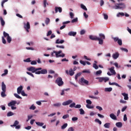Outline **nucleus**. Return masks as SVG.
<instances>
[{"label": "nucleus", "mask_w": 131, "mask_h": 131, "mask_svg": "<svg viewBox=\"0 0 131 131\" xmlns=\"http://www.w3.org/2000/svg\"><path fill=\"white\" fill-rule=\"evenodd\" d=\"M2 42L4 45H6V43H7V41H6V39H5V37L4 36L2 37Z\"/></svg>", "instance_id": "50"}, {"label": "nucleus", "mask_w": 131, "mask_h": 131, "mask_svg": "<svg viewBox=\"0 0 131 131\" xmlns=\"http://www.w3.org/2000/svg\"><path fill=\"white\" fill-rule=\"evenodd\" d=\"M79 111H80V114L81 115H83V114H84V111H83V109L80 108L79 110Z\"/></svg>", "instance_id": "43"}, {"label": "nucleus", "mask_w": 131, "mask_h": 131, "mask_svg": "<svg viewBox=\"0 0 131 131\" xmlns=\"http://www.w3.org/2000/svg\"><path fill=\"white\" fill-rule=\"evenodd\" d=\"M35 123L38 126H42V128L45 129L47 127V126L46 125H43L45 123L43 122H35Z\"/></svg>", "instance_id": "10"}, {"label": "nucleus", "mask_w": 131, "mask_h": 131, "mask_svg": "<svg viewBox=\"0 0 131 131\" xmlns=\"http://www.w3.org/2000/svg\"><path fill=\"white\" fill-rule=\"evenodd\" d=\"M80 64H82V65H83V66H85V65H86L85 61H84L80 60Z\"/></svg>", "instance_id": "58"}, {"label": "nucleus", "mask_w": 131, "mask_h": 131, "mask_svg": "<svg viewBox=\"0 0 131 131\" xmlns=\"http://www.w3.org/2000/svg\"><path fill=\"white\" fill-rule=\"evenodd\" d=\"M68 131H74V129L73 128V127H71L69 128Z\"/></svg>", "instance_id": "64"}, {"label": "nucleus", "mask_w": 131, "mask_h": 131, "mask_svg": "<svg viewBox=\"0 0 131 131\" xmlns=\"http://www.w3.org/2000/svg\"><path fill=\"white\" fill-rule=\"evenodd\" d=\"M3 35L4 37H9L10 35H9L8 33H6V32L4 31L3 32Z\"/></svg>", "instance_id": "34"}, {"label": "nucleus", "mask_w": 131, "mask_h": 131, "mask_svg": "<svg viewBox=\"0 0 131 131\" xmlns=\"http://www.w3.org/2000/svg\"><path fill=\"white\" fill-rule=\"evenodd\" d=\"M122 95L123 96L124 100H128V94L125 93H122Z\"/></svg>", "instance_id": "18"}, {"label": "nucleus", "mask_w": 131, "mask_h": 131, "mask_svg": "<svg viewBox=\"0 0 131 131\" xmlns=\"http://www.w3.org/2000/svg\"><path fill=\"white\" fill-rule=\"evenodd\" d=\"M0 21L2 26H5L6 23L5 22V20H4V18H3V17L2 16H0Z\"/></svg>", "instance_id": "20"}, {"label": "nucleus", "mask_w": 131, "mask_h": 131, "mask_svg": "<svg viewBox=\"0 0 131 131\" xmlns=\"http://www.w3.org/2000/svg\"><path fill=\"white\" fill-rule=\"evenodd\" d=\"M64 42H65V41L64 40H60V39H57L56 40L55 43H64Z\"/></svg>", "instance_id": "23"}, {"label": "nucleus", "mask_w": 131, "mask_h": 131, "mask_svg": "<svg viewBox=\"0 0 131 131\" xmlns=\"http://www.w3.org/2000/svg\"><path fill=\"white\" fill-rule=\"evenodd\" d=\"M110 117H111V118L112 119H113V120H117V117H116V116L115 115H114V114H113V113L110 114Z\"/></svg>", "instance_id": "16"}, {"label": "nucleus", "mask_w": 131, "mask_h": 131, "mask_svg": "<svg viewBox=\"0 0 131 131\" xmlns=\"http://www.w3.org/2000/svg\"><path fill=\"white\" fill-rule=\"evenodd\" d=\"M31 65H36L37 64V62L35 60H33L31 62Z\"/></svg>", "instance_id": "54"}, {"label": "nucleus", "mask_w": 131, "mask_h": 131, "mask_svg": "<svg viewBox=\"0 0 131 131\" xmlns=\"http://www.w3.org/2000/svg\"><path fill=\"white\" fill-rule=\"evenodd\" d=\"M96 75H100V74H102V70H100L99 71H97L96 73Z\"/></svg>", "instance_id": "48"}, {"label": "nucleus", "mask_w": 131, "mask_h": 131, "mask_svg": "<svg viewBox=\"0 0 131 131\" xmlns=\"http://www.w3.org/2000/svg\"><path fill=\"white\" fill-rule=\"evenodd\" d=\"M6 90H7V87L6 86V84H5V82H2V90L3 91L1 92V97H2V98H5V97L7 96V95L6 94Z\"/></svg>", "instance_id": "3"}, {"label": "nucleus", "mask_w": 131, "mask_h": 131, "mask_svg": "<svg viewBox=\"0 0 131 131\" xmlns=\"http://www.w3.org/2000/svg\"><path fill=\"white\" fill-rule=\"evenodd\" d=\"M119 57V53L118 52H117L113 55V58L115 59H117Z\"/></svg>", "instance_id": "21"}, {"label": "nucleus", "mask_w": 131, "mask_h": 131, "mask_svg": "<svg viewBox=\"0 0 131 131\" xmlns=\"http://www.w3.org/2000/svg\"><path fill=\"white\" fill-rule=\"evenodd\" d=\"M19 124V122L18 121H15L13 125H11V126L12 127V126H16V125H18Z\"/></svg>", "instance_id": "31"}, {"label": "nucleus", "mask_w": 131, "mask_h": 131, "mask_svg": "<svg viewBox=\"0 0 131 131\" xmlns=\"http://www.w3.org/2000/svg\"><path fill=\"white\" fill-rule=\"evenodd\" d=\"M53 106H54L55 107H60L61 106V103H57L54 104Z\"/></svg>", "instance_id": "49"}, {"label": "nucleus", "mask_w": 131, "mask_h": 131, "mask_svg": "<svg viewBox=\"0 0 131 131\" xmlns=\"http://www.w3.org/2000/svg\"><path fill=\"white\" fill-rule=\"evenodd\" d=\"M55 83L58 85V86H62L64 84V82L63 81V79L61 77H58L55 80Z\"/></svg>", "instance_id": "4"}, {"label": "nucleus", "mask_w": 131, "mask_h": 131, "mask_svg": "<svg viewBox=\"0 0 131 131\" xmlns=\"http://www.w3.org/2000/svg\"><path fill=\"white\" fill-rule=\"evenodd\" d=\"M103 16H104V18L105 19V20H108V15H107L106 14H103Z\"/></svg>", "instance_id": "61"}, {"label": "nucleus", "mask_w": 131, "mask_h": 131, "mask_svg": "<svg viewBox=\"0 0 131 131\" xmlns=\"http://www.w3.org/2000/svg\"><path fill=\"white\" fill-rule=\"evenodd\" d=\"M45 23L46 25H49V24L50 23V18H46L45 20Z\"/></svg>", "instance_id": "36"}, {"label": "nucleus", "mask_w": 131, "mask_h": 131, "mask_svg": "<svg viewBox=\"0 0 131 131\" xmlns=\"http://www.w3.org/2000/svg\"><path fill=\"white\" fill-rule=\"evenodd\" d=\"M123 120L124 121H126L127 120V117H126V114L124 115Z\"/></svg>", "instance_id": "60"}, {"label": "nucleus", "mask_w": 131, "mask_h": 131, "mask_svg": "<svg viewBox=\"0 0 131 131\" xmlns=\"http://www.w3.org/2000/svg\"><path fill=\"white\" fill-rule=\"evenodd\" d=\"M24 28L26 29L27 32H29V29H30V23L27 22V24L24 23Z\"/></svg>", "instance_id": "7"}, {"label": "nucleus", "mask_w": 131, "mask_h": 131, "mask_svg": "<svg viewBox=\"0 0 131 131\" xmlns=\"http://www.w3.org/2000/svg\"><path fill=\"white\" fill-rule=\"evenodd\" d=\"M63 119H66V118H69V115L68 114L62 116Z\"/></svg>", "instance_id": "52"}, {"label": "nucleus", "mask_w": 131, "mask_h": 131, "mask_svg": "<svg viewBox=\"0 0 131 131\" xmlns=\"http://www.w3.org/2000/svg\"><path fill=\"white\" fill-rule=\"evenodd\" d=\"M89 38H90L91 40H98V38H99V37H98L97 36L90 35L89 36Z\"/></svg>", "instance_id": "17"}, {"label": "nucleus", "mask_w": 131, "mask_h": 131, "mask_svg": "<svg viewBox=\"0 0 131 131\" xmlns=\"http://www.w3.org/2000/svg\"><path fill=\"white\" fill-rule=\"evenodd\" d=\"M110 125H111V123H106L104 124L103 126H104L105 128H110Z\"/></svg>", "instance_id": "24"}, {"label": "nucleus", "mask_w": 131, "mask_h": 131, "mask_svg": "<svg viewBox=\"0 0 131 131\" xmlns=\"http://www.w3.org/2000/svg\"><path fill=\"white\" fill-rule=\"evenodd\" d=\"M14 96L15 97V98H17V99H22V97H21L19 95L17 94L14 93Z\"/></svg>", "instance_id": "44"}, {"label": "nucleus", "mask_w": 131, "mask_h": 131, "mask_svg": "<svg viewBox=\"0 0 131 131\" xmlns=\"http://www.w3.org/2000/svg\"><path fill=\"white\" fill-rule=\"evenodd\" d=\"M48 70L47 69H43L35 73V74H47Z\"/></svg>", "instance_id": "9"}, {"label": "nucleus", "mask_w": 131, "mask_h": 131, "mask_svg": "<svg viewBox=\"0 0 131 131\" xmlns=\"http://www.w3.org/2000/svg\"><path fill=\"white\" fill-rule=\"evenodd\" d=\"M52 35V31L50 30L48 32V33L47 34V36H50V35Z\"/></svg>", "instance_id": "62"}, {"label": "nucleus", "mask_w": 131, "mask_h": 131, "mask_svg": "<svg viewBox=\"0 0 131 131\" xmlns=\"http://www.w3.org/2000/svg\"><path fill=\"white\" fill-rule=\"evenodd\" d=\"M97 40H98L99 45H102L104 41L103 40V39L100 38L99 37H98V38L97 39Z\"/></svg>", "instance_id": "26"}, {"label": "nucleus", "mask_w": 131, "mask_h": 131, "mask_svg": "<svg viewBox=\"0 0 131 131\" xmlns=\"http://www.w3.org/2000/svg\"><path fill=\"white\" fill-rule=\"evenodd\" d=\"M81 8L84 11H88V8H86V7H85V6L83 5V4H81Z\"/></svg>", "instance_id": "28"}, {"label": "nucleus", "mask_w": 131, "mask_h": 131, "mask_svg": "<svg viewBox=\"0 0 131 131\" xmlns=\"http://www.w3.org/2000/svg\"><path fill=\"white\" fill-rule=\"evenodd\" d=\"M93 68L95 69L96 70L99 69V66H98V64L96 63H94L93 66Z\"/></svg>", "instance_id": "42"}, {"label": "nucleus", "mask_w": 131, "mask_h": 131, "mask_svg": "<svg viewBox=\"0 0 131 131\" xmlns=\"http://www.w3.org/2000/svg\"><path fill=\"white\" fill-rule=\"evenodd\" d=\"M86 107L88 109H94V106L90 105V104H86Z\"/></svg>", "instance_id": "39"}, {"label": "nucleus", "mask_w": 131, "mask_h": 131, "mask_svg": "<svg viewBox=\"0 0 131 131\" xmlns=\"http://www.w3.org/2000/svg\"><path fill=\"white\" fill-rule=\"evenodd\" d=\"M78 21V18L77 17L75 18V19H73L71 21V23H75Z\"/></svg>", "instance_id": "38"}, {"label": "nucleus", "mask_w": 131, "mask_h": 131, "mask_svg": "<svg viewBox=\"0 0 131 131\" xmlns=\"http://www.w3.org/2000/svg\"><path fill=\"white\" fill-rule=\"evenodd\" d=\"M20 94L23 96V97H27V94H25L24 91H23Z\"/></svg>", "instance_id": "55"}, {"label": "nucleus", "mask_w": 131, "mask_h": 131, "mask_svg": "<svg viewBox=\"0 0 131 131\" xmlns=\"http://www.w3.org/2000/svg\"><path fill=\"white\" fill-rule=\"evenodd\" d=\"M96 79H99V82H103L104 81V82H107V81H108L109 78L108 77H97Z\"/></svg>", "instance_id": "5"}, {"label": "nucleus", "mask_w": 131, "mask_h": 131, "mask_svg": "<svg viewBox=\"0 0 131 131\" xmlns=\"http://www.w3.org/2000/svg\"><path fill=\"white\" fill-rule=\"evenodd\" d=\"M112 9H115V10H123V9H125V4L124 3H119L116 4L115 6L112 7Z\"/></svg>", "instance_id": "2"}, {"label": "nucleus", "mask_w": 131, "mask_h": 131, "mask_svg": "<svg viewBox=\"0 0 131 131\" xmlns=\"http://www.w3.org/2000/svg\"><path fill=\"white\" fill-rule=\"evenodd\" d=\"M96 109H98L99 111H102V110H103V108L100 106H97Z\"/></svg>", "instance_id": "57"}, {"label": "nucleus", "mask_w": 131, "mask_h": 131, "mask_svg": "<svg viewBox=\"0 0 131 131\" xmlns=\"http://www.w3.org/2000/svg\"><path fill=\"white\" fill-rule=\"evenodd\" d=\"M13 115H14L13 113L12 112H9L7 113V116L8 117H10V116H13Z\"/></svg>", "instance_id": "29"}, {"label": "nucleus", "mask_w": 131, "mask_h": 131, "mask_svg": "<svg viewBox=\"0 0 131 131\" xmlns=\"http://www.w3.org/2000/svg\"><path fill=\"white\" fill-rule=\"evenodd\" d=\"M27 74H28V75H30V76H32V77L34 78V75L32 73H30L29 72H27Z\"/></svg>", "instance_id": "56"}, {"label": "nucleus", "mask_w": 131, "mask_h": 131, "mask_svg": "<svg viewBox=\"0 0 131 131\" xmlns=\"http://www.w3.org/2000/svg\"><path fill=\"white\" fill-rule=\"evenodd\" d=\"M95 122H97V123H99L100 125L102 124V122L100 121L99 119H96Z\"/></svg>", "instance_id": "41"}, {"label": "nucleus", "mask_w": 131, "mask_h": 131, "mask_svg": "<svg viewBox=\"0 0 131 131\" xmlns=\"http://www.w3.org/2000/svg\"><path fill=\"white\" fill-rule=\"evenodd\" d=\"M112 39L114 40V41H115V42H117V41H118V40L119 39V38L118 37H113Z\"/></svg>", "instance_id": "35"}, {"label": "nucleus", "mask_w": 131, "mask_h": 131, "mask_svg": "<svg viewBox=\"0 0 131 131\" xmlns=\"http://www.w3.org/2000/svg\"><path fill=\"white\" fill-rule=\"evenodd\" d=\"M76 32L70 31L68 33V35L70 36H75L76 35Z\"/></svg>", "instance_id": "19"}, {"label": "nucleus", "mask_w": 131, "mask_h": 131, "mask_svg": "<svg viewBox=\"0 0 131 131\" xmlns=\"http://www.w3.org/2000/svg\"><path fill=\"white\" fill-rule=\"evenodd\" d=\"M62 9L61 7H55V11L56 14H57L58 12H59V13H62Z\"/></svg>", "instance_id": "11"}, {"label": "nucleus", "mask_w": 131, "mask_h": 131, "mask_svg": "<svg viewBox=\"0 0 131 131\" xmlns=\"http://www.w3.org/2000/svg\"><path fill=\"white\" fill-rule=\"evenodd\" d=\"M114 68V67H112L111 68L108 69V70H110V72L112 74V75H115V74H116V72H115Z\"/></svg>", "instance_id": "13"}, {"label": "nucleus", "mask_w": 131, "mask_h": 131, "mask_svg": "<svg viewBox=\"0 0 131 131\" xmlns=\"http://www.w3.org/2000/svg\"><path fill=\"white\" fill-rule=\"evenodd\" d=\"M36 108V107L34 106L33 104L31 106V107L29 108L30 110H35Z\"/></svg>", "instance_id": "45"}, {"label": "nucleus", "mask_w": 131, "mask_h": 131, "mask_svg": "<svg viewBox=\"0 0 131 131\" xmlns=\"http://www.w3.org/2000/svg\"><path fill=\"white\" fill-rule=\"evenodd\" d=\"M16 104H17V101H12L8 104V106H9V107H11V106H15Z\"/></svg>", "instance_id": "14"}, {"label": "nucleus", "mask_w": 131, "mask_h": 131, "mask_svg": "<svg viewBox=\"0 0 131 131\" xmlns=\"http://www.w3.org/2000/svg\"><path fill=\"white\" fill-rule=\"evenodd\" d=\"M23 90V86L22 85H20L19 86V87L17 88V94H18V95H20Z\"/></svg>", "instance_id": "15"}, {"label": "nucleus", "mask_w": 131, "mask_h": 131, "mask_svg": "<svg viewBox=\"0 0 131 131\" xmlns=\"http://www.w3.org/2000/svg\"><path fill=\"white\" fill-rule=\"evenodd\" d=\"M69 107H70V108H74V107H75V103L74 102V103H71Z\"/></svg>", "instance_id": "53"}, {"label": "nucleus", "mask_w": 131, "mask_h": 131, "mask_svg": "<svg viewBox=\"0 0 131 131\" xmlns=\"http://www.w3.org/2000/svg\"><path fill=\"white\" fill-rule=\"evenodd\" d=\"M121 51H123V52H125L126 53H128V50H127V49L121 48Z\"/></svg>", "instance_id": "46"}, {"label": "nucleus", "mask_w": 131, "mask_h": 131, "mask_svg": "<svg viewBox=\"0 0 131 131\" xmlns=\"http://www.w3.org/2000/svg\"><path fill=\"white\" fill-rule=\"evenodd\" d=\"M79 82L82 84V85H84V84L86 85H89V81L85 79L83 77L81 78V79L79 80Z\"/></svg>", "instance_id": "6"}, {"label": "nucleus", "mask_w": 131, "mask_h": 131, "mask_svg": "<svg viewBox=\"0 0 131 131\" xmlns=\"http://www.w3.org/2000/svg\"><path fill=\"white\" fill-rule=\"evenodd\" d=\"M8 70H5L4 73L2 74V76H5V75H7V74H8Z\"/></svg>", "instance_id": "40"}, {"label": "nucleus", "mask_w": 131, "mask_h": 131, "mask_svg": "<svg viewBox=\"0 0 131 131\" xmlns=\"http://www.w3.org/2000/svg\"><path fill=\"white\" fill-rule=\"evenodd\" d=\"M99 37H100L101 39H105V35H104L102 33L99 34Z\"/></svg>", "instance_id": "30"}, {"label": "nucleus", "mask_w": 131, "mask_h": 131, "mask_svg": "<svg viewBox=\"0 0 131 131\" xmlns=\"http://www.w3.org/2000/svg\"><path fill=\"white\" fill-rule=\"evenodd\" d=\"M72 103V100H69L66 101H64L62 103L63 106H67V105H69L70 104H71Z\"/></svg>", "instance_id": "12"}, {"label": "nucleus", "mask_w": 131, "mask_h": 131, "mask_svg": "<svg viewBox=\"0 0 131 131\" xmlns=\"http://www.w3.org/2000/svg\"><path fill=\"white\" fill-rule=\"evenodd\" d=\"M7 40L8 43H11V41H12V38L9 36V37H7Z\"/></svg>", "instance_id": "33"}, {"label": "nucleus", "mask_w": 131, "mask_h": 131, "mask_svg": "<svg viewBox=\"0 0 131 131\" xmlns=\"http://www.w3.org/2000/svg\"><path fill=\"white\" fill-rule=\"evenodd\" d=\"M86 103H87L88 105H92V101L90 99H87L86 100Z\"/></svg>", "instance_id": "47"}, {"label": "nucleus", "mask_w": 131, "mask_h": 131, "mask_svg": "<svg viewBox=\"0 0 131 131\" xmlns=\"http://www.w3.org/2000/svg\"><path fill=\"white\" fill-rule=\"evenodd\" d=\"M27 71L32 72V73H35L36 72V68L34 67H30L27 68Z\"/></svg>", "instance_id": "8"}, {"label": "nucleus", "mask_w": 131, "mask_h": 131, "mask_svg": "<svg viewBox=\"0 0 131 131\" xmlns=\"http://www.w3.org/2000/svg\"><path fill=\"white\" fill-rule=\"evenodd\" d=\"M112 88H107L105 89V92H112Z\"/></svg>", "instance_id": "37"}, {"label": "nucleus", "mask_w": 131, "mask_h": 131, "mask_svg": "<svg viewBox=\"0 0 131 131\" xmlns=\"http://www.w3.org/2000/svg\"><path fill=\"white\" fill-rule=\"evenodd\" d=\"M69 73L71 76H73V75H74V72H73V70H72V69H70Z\"/></svg>", "instance_id": "27"}, {"label": "nucleus", "mask_w": 131, "mask_h": 131, "mask_svg": "<svg viewBox=\"0 0 131 131\" xmlns=\"http://www.w3.org/2000/svg\"><path fill=\"white\" fill-rule=\"evenodd\" d=\"M67 126H68V124L67 123H66L61 126V129H65V128H66V127H67Z\"/></svg>", "instance_id": "25"}, {"label": "nucleus", "mask_w": 131, "mask_h": 131, "mask_svg": "<svg viewBox=\"0 0 131 131\" xmlns=\"http://www.w3.org/2000/svg\"><path fill=\"white\" fill-rule=\"evenodd\" d=\"M24 62H31V60H30V58H28L27 59L24 60Z\"/></svg>", "instance_id": "63"}, {"label": "nucleus", "mask_w": 131, "mask_h": 131, "mask_svg": "<svg viewBox=\"0 0 131 131\" xmlns=\"http://www.w3.org/2000/svg\"><path fill=\"white\" fill-rule=\"evenodd\" d=\"M62 53V50H59V51L57 52L56 51H53L51 53L52 57L56 56V58H59L61 57V58H64L65 57V54L62 53V54H60Z\"/></svg>", "instance_id": "1"}, {"label": "nucleus", "mask_w": 131, "mask_h": 131, "mask_svg": "<svg viewBox=\"0 0 131 131\" xmlns=\"http://www.w3.org/2000/svg\"><path fill=\"white\" fill-rule=\"evenodd\" d=\"M116 126H117V127H119V128H121V127H122V123L120 122H117L116 123Z\"/></svg>", "instance_id": "22"}, {"label": "nucleus", "mask_w": 131, "mask_h": 131, "mask_svg": "<svg viewBox=\"0 0 131 131\" xmlns=\"http://www.w3.org/2000/svg\"><path fill=\"white\" fill-rule=\"evenodd\" d=\"M117 43L119 46H122V40H121V39H119L118 40Z\"/></svg>", "instance_id": "32"}, {"label": "nucleus", "mask_w": 131, "mask_h": 131, "mask_svg": "<svg viewBox=\"0 0 131 131\" xmlns=\"http://www.w3.org/2000/svg\"><path fill=\"white\" fill-rule=\"evenodd\" d=\"M7 2H8V0H3L2 1V4H1V6H2L3 8H4V4H5V3H7Z\"/></svg>", "instance_id": "51"}, {"label": "nucleus", "mask_w": 131, "mask_h": 131, "mask_svg": "<svg viewBox=\"0 0 131 131\" xmlns=\"http://www.w3.org/2000/svg\"><path fill=\"white\" fill-rule=\"evenodd\" d=\"M70 16L71 17V19H73V17H74V14L72 12H70Z\"/></svg>", "instance_id": "59"}]
</instances>
